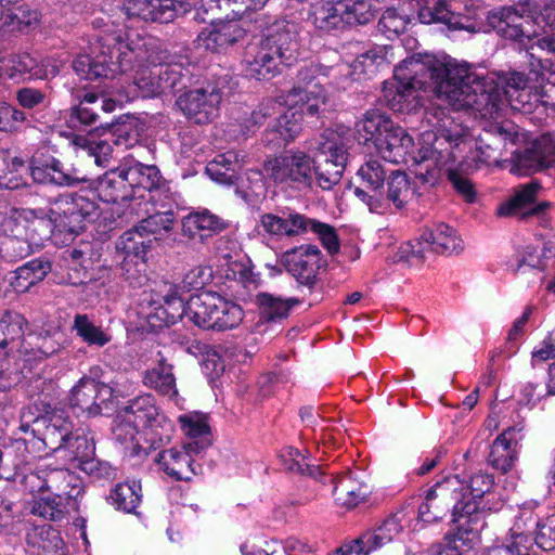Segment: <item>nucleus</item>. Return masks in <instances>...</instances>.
Wrapping results in <instances>:
<instances>
[{
  "mask_svg": "<svg viewBox=\"0 0 555 555\" xmlns=\"http://www.w3.org/2000/svg\"><path fill=\"white\" fill-rule=\"evenodd\" d=\"M109 499L116 508L133 513L141 502V485L134 480L118 483L111 492Z\"/></svg>",
  "mask_w": 555,
  "mask_h": 555,
  "instance_id": "52",
  "label": "nucleus"
},
{
  "mask_svg": "<svg viewBox=\"0 0 555 555\" xmlns=\"http://www.w3.org/2000/svg\"><path fill=\"white\" fill-rule=\"evenodd\" d=\"M28 328V322L21 313L16 311H5L0 314V348H4L9 343L20 339Z\"/></svg>",
  "mask_w": 555,
  "mask_h": 555,
  "instance_id": "54",
  "label": "nucleus"
},
{
  "mask_svg": "<svg viewBox=\"0 0 555 555\" xmlns=\"http://www.w3.org/2000/svg\"><path fill=\"white\" fill-rule=\"evenodd\" d=\"M72 328L89 347L102 348L112 340L109 331L96 325L87 314H76Z\"/></svg>",
  "mask_w": 555,
  "mask_h": 555,
  "instance_id": "42",
  "label": "nucleus"
},
{
  "mask_svg": "<svg viewBox=\"0 0 555 555\" xmlns=\"http://www.w3.org/2000/svg\"><path fill=\"white\" fill-rule=\"evenodd\" d=\"M245 29L236 21H219L202 29L196 38L199 48L220 52L245 37Z\"/></svg>",
  "mask_w": 555,
  "mask_h": 555,
  "instance_id": "24",
  "label": "nucleus"
},
{
  "mask_svg": "<svg viewBox=\"0 0 555 555\" xmlns=\"http://www.w3.org/2000/svg\"><path fill=\"white\" fill-rule=\"evenodd\" d=\"M533 541L540 548L544 551H552L555 548L554 516L540 520V525L537 527Z\"/></svg>",
  "mask_w": 555,
  "mask_h": 555,
  "instance_id": "64",
  "label": "nucleus"
},
{
  "mask_svg": "<svg viewBox=\"0 0 555 555\" xmlns=\"http://www.w3.org/2000/svg\"><path fill=\"white\" fill-rule=\"evenodd\" d=\"M308 232H312L315 235H318L323 247L330 254L333 255L339 250V242L336 230L330 224L307 217V222L305 224V234Z\"/></svg>",
  "mask_w": 555,
  "mask_h": 555,
  "instance_id": "60",
  "label": "nucleus"
},
{
  "mask_svg": "<svg viewBox=\"0 0 555 555\" xmlns=\"http://www.w3.org/2000/svg\"><path fill=\"white\" fill-rule=\"evenodd\" d=\"M113 142L116 146H131L135 142V138L129 134L126 128H117L115 132L112 134V139L101 140L95 143L92 147V154L94 155L95 163L100 166H103L113 154Z\"/></svg>",
  "mask_w": 555,
  "mask_h": 555,
  "instance_id": "55",
  "label": "nucleus"
},
{
  "mask_svg": "<svg viewBox=\"0 0 555 555\" xmlns=\"http://www.w3.org/2000/svg\"><path fill=\"white\" fill-rule=\"evenodd\" d=\"M307 217L296 211H289L286 216L264 214L260 218L263 230L276 236H297L305 234Z\"/></svg>",
  "mask_w": 555,
  "mask_h": 555,
  "instance_id": "36",
  "label": "nucleus"
},
{
  "mask_svg": "<svg viewBox=\"0 0 555 555\" xmlns=\"http://www.w3.org/2000/svg\"><path fill=\"white\" fill-rule=\"evenodd\" d=\"M48 491L56 498L78 503L83 493V483L79 476L65 468H49Z\"/></svg>",
  "mask_w": 555,
  "mask_h": 555,
  "instance_id": "34",
  "label": "nucleus"
},
{
  "mask_svg": "<svg viewBox=\"0 0 555 555\" xmlns=\"http://www.w3.org/2000/svg\"><path fill=\"white\" fill-rule=\"evenodd\" d=\"M425 120L431 128L422 131L415 151L412 135L393 121L377 138L375 150L386 162L408 164L416 178L434 185L441 171L456 159L455 150L464 141V132L448 127L452 121L440 107L426 109Z\"/></svg>",
  "mask_w": 555,
  "mask_h": 555,
  "instance_id": "3",
  "label": "nucleus"
},
{
  "mask_svg": "<svg viewBox=\"0 0 555 555\" xmlns=\"http://www.w3.org/2000/svg\"><path fill=\"white\" fill-rule=\"evenodd\" d=\"M402 518L401 513L390 516L374 531L365 532L364 542L370 543V548L373 551L391 542L403 529Z\"/></svg>",
  "mask_w": 555,
  "mask_h": 555,
  "instance_id": "48",
  "label": "nucleus"
},
{
  "mask_svg": "<svg viewBox=\"0 0 555 555\" xmlns=\"http://www.w3.org/2000/svg\"><path fill=\"white\" fill-rule=\"evenodd\" d=\"M539 525L540 518L531 509L521 511L511 528V538L507 543L488 550L485 555H530Z\"/></svg>",
  "mask_w": 555,
  "mask_h": 555,
  "instance_id": "22",
  "label": "nucleus"
},
{
  "mask_svg": "<svg viewBox=\"0 0 555 555\" xmlns=\"http://www.w3.org/2000/svg\"><path fill=\"white\" fill-rule=\"evenodd\" d=\"M526 63L529 75L511 70L506 73H489L486 76L472 70L465 64L461 75V98L452 96L457 107L474 108L482 115L496 114L506 102L512 109L522 114L533 113L540 105L550 106L555 111V99L550 93L547 73L551 61L543 60L531 51H526Z\"/></svg>",
  "mask_w": 555,
  "mask_h": 555,
  "instance_id": "2",
  "label": "nucleus"
},
{
  "mask_svg": "<svg viewBox=\"0 0 555 555\" xmlns=\"http://www.w3.org/2000/svg\"><path fill=\"white\" fill-rule=\"evenodd\" d=\"M43 435L46 443L50 444L54 451L63 452V457L75 467L89 475L98 470L94 439L87 429L73 430L70 421L54 414L46 426Z\"/></svg>",
  "mask_w": 555,
  "mask_h": 555,
  "instance_id": "11",
  "label": "nucleus"
},
{
  "mask_svg": "<svg viewBox=\"0 0 555 555\" xmlns=\"http://www.w3.org/2000/svg\"><path fill=\"white\" fill-rule=\"evenodd\" d=\"M418 20L423 24H444L449 29H476V15L463 22L446 0H418Z\"/></svg>",
  "mask_w": 555,
  "mask_h": 555,
  "instance_id": "25",
  "label": "nucleus"
},
{
  "mask_svg": "<svg viewBox=\"0 0 555 555\" xmlns=\"http://www.w3.org/2000/svg\"><path fill=\"white\" fill-rule=\"evenodd\" d=\"M21 212L16 210H10V215L5 216L0 222L5 233L10 232L2 242V258L7 261H16L24 257H27L31 253V243L23 237L22 231L20 230Z\"/></svg>",
  "mask_w": 555,
  "mask_h": 555,
  "instance_id": "29",
  "label": "nucleus"
},
{
  "mask_svg": "<svg viewBox=\"0 0 555 555\" xmlns=\"http://www.w3.org/2000/svg\"><path fill=\"white\" fill-rule=\"evenodd\" d=\"M77 503L69 502L55 494H49L35 501L31 512L50 520L62 519L70 509H76Z\"/></svg>",
  "mask_w": 555,
  "mask_h": 555,
  "instance_id": "50",
  "label": "nucleus"
},
{
  "mask_svg": "<svg viewBox=\"0 0 555 555\" xmlns=\"http://www.w3.org/2000/svg\"><path fill=\"white\" fill-rule=\"evenodd\" d=\"M138 315L152 330L169 326L185 318L198 327L227 331L242 323L244 311L236 302L211 292L192 295L184 302L179 297L177 287L170 286L169 292L164 296V305L149 295L139 304Z\"/></svg>",
  "mask_w": 555,
  "mask_h": 555,
  "instance_id": "6",
  "label": "nucleus"
},
{
  "mask_svg": "<svg viewBox=\"0 0 555 555\" xmlns=\"http://www.w3.org/2000/svg\"><path fill=\"white\" fill-rule=\"evenodd\" d=\"M96 210V205L85 196H61L49 207V216L59 225V232L78 233Z\"/></svg>",
  "mask_w": 555,
  "mask_h": 555,
  "instance_id": "14",
  "label": "nucleus"
},
{
  "mask_svg": "<svg viewBox=\"0 0 555 555\" xmlns=\"http://www.w3.org/2000/svg\"><path fill=\"white\" fill-rule=\"evenodd\" d=\"M540 190L541 185L535 181L517 186L514 193L498 206L496 215L520 220L537 219L539 223L545 227L548 222L546 211L551 203H537Z\"/></svg>",
  "mask_w": 555,
  "mask_h": 555,
  "instance_id": "13",
  "label": "nucleus"
},
{
  "mask_svg": "<svg viewBox=\"0 0 555 555\" xmlns=\"http://www.w3.org/2000/svg\"><path fill=\"white\" fill-rule=\"evenodd\" d=\"M411 23L410 17L395 8L384 11L378 21V30L388 39L398 37L404 33Z\"/></svg>",
  "mask_w": 555,
  "mask_h": 555,
  "instance_id": "59",
  "label": "nucleus"
},
{
  "mask_svg": "<svg viewBox=\"0 0 555 555\" xmlns=\"http://www.w3.org/2000/svg\"><path fill=\"white\" fill-rule=\"evenodd\" d=\"M241 168L238 154L233 151L217 155L208 163L206 172L209 177L224 184H232L236 179V172Z\"/></svg>",
  "mask_w": 555,
  "mask_h": 555,
  "instance_id": "45",
  "label": "nucleus"
},
{
  "mask_svg": "<svg viewBox=\"0 0 555 555\" xmlns=\"http://www.w3.org/2000/svg\"><path fill=\"white\" fill-rule=\"evenodd\" d=\"M346 26L364 25L375 16L372 0H340Z\"/></svg>",
  "mask_w": 555,
  "mask_h": 555,
  "instance_id": "53",
  "label": "nucleus"
},
{
  "mask_svg": "<svg viewBox=\"0 0 555 555\" xmlns=\"http://www.w3.org/2000/svg\"><path fill=\"white\" fill-rule=\"evenodd\" d=\"M296 26L286 21H276L267 27L261 38L247 44L244 65L247 76L262 80L280 73V66H289L297 57Z\"/></svg>",
  "mask_w": 555,
  "mask_h": 555,
  "instance_id": "8",
  "label": "nucleus"
},
{
  "mask_svg": "<svg viewBox=\"0 0 555 555\" xmlns=\"http://www.w3.org/2000/svg\"><path fill=\"white\" fill-rule=\"evenodd\" d=\"M185 436V448L199 454L211 444V433L207 415L199 412H190L178 418Z\"/></svg>",
  "mask_w": 555,
  "mask_h": 555,
  "instance_id": "30",
  "label": "nucleus"
},
{
  "mask_svg": "<svg viewBox=\"0 0 555 555\" xmlns=\"http://www.w3.org/2000/svg\"><path fill=\"white\" fill-rule=\"evenodd\" d=\"M20 230L25 231V236L31 245L39 247L46 240H49L54 230L59 231V225L49 216V209L44 217H37L29 222L21 215Z\"/></svg>",
  "mask_w": 555,
  "mask_h": 555,
  "instance_id": "49",
  "label": "nucleus"
},
{
  "mask_svg": "<svg viewBox=\"0 0 555 555\" xmlns=\"http://www.w3.org/2000/svg\"><path fill=\"white\" fill-rule=\"evenodd\" d=\"M392 262L405 261L410 264H418L426 259L425 247L421 237L413 242H403L398 247L393 256L389 257Z\"/></svg>",
  "mask_w": 555,
  "mask_h": 555,
  "instance_id": "61",
  "label": "nucleus"
},
{
  "mask_svg": "<svg viewBox=\"0 0 555 555\" xmlns=\"http://www.w3.org/2000/svg\"><path fill=\"white\" fill-rule=\"evenodd\" d=\"M221 100L220 89L212 83H207L181 94L177 105L190 120L207 124L218 116Z\"/></svg>",
  "mask_w": 555,
  "mask_h": 555,
  "instance_id": "16",
  "label": "nucleus"
},
{
  "mask_svg": "<svg viewBox=\"0 0 555 555\" xmlns=\"http://www.w3.org/2000/svg\"><path fill=\"white\" fill-rule=\"evenodd\" d=\"M113 434L117 441L126 444L127 448H130L137 455H140L141 453L146 454L151 449L150 444L144 446L142 443L144 442L142 430L133 421L126 420V413L124 410L117 414L114 421Z\"/></svg>",
  "mask_w": 555,
  "mask_h": 555,
  "instance_id": "39",
  "label": "nucleus"
},
{
  "mask_svg": "<svg viewBox=\"0 0 555 555\" xmlns=\"http://www.w3.org/2000/svg\"><path fill=\"white\" fill-rule=\"evenodd\" d=\"M139 225L146 236L152 235L155 241H173L175 214L172 210L157 211L143 219Z\"/></svg>",
  "mask_w": 555,
  "mask_h": 555,
  "instance_id": "46",
  "label": "nucleus"
},
{
  "mask_svg": "<svg viewBox=\"0 0 555 555\" xmlns=\"http://www.w3.org/2000/svg\"><path fill=\"white\" fill-rule=\"evenodd\" d=\"M193 5V0H126L122 10L128 18L170 23Z\"/></svg>",
  "mask_w": 555,
  "mask_h": 555,
  "instance_id": "18",
  "label": "nucleus"
},
{
  "mask_svg": "<svg viewBox=\"0 0 555 555\" xmlns=\"http://www.w3.org/2000/svg\"><path fill=\"white\" fill-rule=\"evenodd\" d=\"M479 542L477 524L456 525V531L446 537L443 543L431 547V555H463Z\"/></svg>",
  "mask_w": 555,
  "mask_h": 555,
  "instance_id": "33",
  "label": "nucleus"
},
{
  "mask_svg": "<svg viewBox=\"0 0 555 555\" xmlns=\"http://www.w3.org/2000/svg\"><path fill=\"white\" fill-rule=\"evenodd\" d=\"M51 271V262L46 259H33L18 267L11 279V286L16 293H26L43 281Z\"/></svg>",
  "mask_w": 555,
  "mask_h": 555,
  "instance_id": "37",
  "label": "nucleus"
},
{
  "mask_svg": "<svg viewBox=\"0 0 555 555\" xmlns=\"http://www.w3.org/2000/svg\"><path fill=\"white\" fill-rule=\"evenodd\" d=\"M465 64L450 56L417 55L403 60L395 69L392 81L383 89L385 104L393 112L409 113L416 107V91L431 89L437 100L455 111L462 109L452 96L461 98V75Z\"/></svg>",
  "mask_w": 555,
  "mask_h": 555,
  "instance_id": "4",
  "label": "nucleus"
},
{
  "mask_svg": "<svg viewBox=\"0 0 555 555\" xmlns=\"http://www.w3.org/2000/svg\"><path fill=\"white\" fill-rule=\"evenodd\" d=\"M94 192L104 203H125L134 199V193L128 179L126 164L106 171L96 180Z\"/></svg>",
  "mask_w": 555,
  "mask_h": 555,
  "instance_id": "27",
  "label": "nucleus"
},
{
  "mask_svg": "<svg viewBox=\"0 0 555 555\" xmlns=\"http://www.w3.org/2000/svg\"><path fill=\"white\" fill-rule=\"evenodd\" d=\"M493 483V477L483 473L475 474L470 477L468 483L464 482L465 501H474L477 507L478 522L480 521V511L486 507V504H482V499L486 494H489Z\"/></svg>",
  "mask_w": 555,
  "mask_h": 555,
  "instance_id": "57",
  "label": "nucleus"
},
{
  "mask_svg": "<svg viewBox=\"0 0 555 555\" xmlns=\"http://www.w3.org/2000/svg\"><path fill=\"white\" fill-rule=\"evenodd\" d=\"M357 177L361 186L356 188L354 194L371 211L380 212L385 206L386 171L383 165L377 159L370 158L358 169Z\"/></svg>",
  "mask_w": 555,
  "mask_h": 555,
  "instance_id": "23",
  "label": "nucleus"
},
{
  "mask_svg": "<svg viewBox=\"0 0 555 555\" xmlns=\"http://www.w3.org/2000/svg\"><path fill=\"white\" fill-rule=\"evenodd\" d=\"M225 227L227 223L221 218L208 210L191 212L183 219V231L190 237L219 232Z\"/></svg>",
  "mask_w": 555,
  "mask_h": 555,
  "instance_id": "43",
  "label": "nucleus"
},
{
  "mask_svg": "<svg viewBox=\"0 0 555 555\" xmlns=\"http://www.w3.org/2000/svg\"><path fill=\"white\" fill-rule=\"evenodd\" d=\"M98 99L99 96L93 92L86 93L80 104L73 109L70 122L75 125V121H78L83 126H93L98 120V113L90 105L95 104Z\"/></svg>",
  "mask_w": 555,
  "mask_h": 555,
  "instance_id": "62",
  "label": "nucleus"
},
{
  "mask_svg": "<svg viewBox=\"0 0 555 555\" xmlns=\"http://www.w3.org/2000/svg\"><path fill=\"white\" fill-rule=\"evenodd\" d=\"M143 384L159 395L173 400L176 403L178 402V390L172 365L168 363L167 358L160 351L157 352L155 365L145 371Z\"/></svg>",
  "mask_w": 555,
  "mask_h": 555,
  "instance_id": "32",
  "label": "nucleus"
},
{
  "mask_svg": "<svg viewBox=\"0 0 555 555\" xmlns=\"http://www.w3.org/2000/svg\"><path fill=\"white\" fill-rule=\"evenodd\" d=\"M369 492V487L360 481L354 473L348 472L336 481L333 494L338 505L352 508L363 502Z\"/></svg>",
  "mask_w": 555,
  "mask_h": 555,
  "instance_id": "38",
  "label": "nucleus"
},
{
  "mask_svg": "<svg viewBox=\"0 0 555 555\" xmlns=\"http://www.w3.org/2000/svg\"><path fill=\"white\" fill-rule=\"evenodd\" d=\"M414 195V189L408 175L403 171H392L387 181L385 204L392 203L397 208L403 207Z\"/></svg>",
  "mask_w": 555,
  "mask_h": 555,
  "instance_id": "47",
  "label": "nucleus"
},
{
  "mask_svg": "<svg viewBox=\"0 0 555 555\" xmlns=\"http://www.w3.org/2000/svg\"><path fill=\"white\" fill-rule=\"evenodd\" d=\"M261 319L276 322L285 319L296 301L285 300L270 294L258 295Z\"/></svg>",
  "mask_w": 555,
  "mask_h": 555,
  "instance_id": "58",
  "label": "nucleus"
},
{
  "mask_svg": "<svg viewBox=\"0 0 555 555\" xmlns=\"http://www.w3.org/2000/svg\"><path fill=\"white\" fill-rule=\"evenodd\" d=\"M280 263L300 284L312 285L324 264L321 250L311 244H304L284 251L280 257Z\"/></svg>",
  "mask_w": 555,
  "mask_h": 555,
  "instance_id": "21",
  "label": "nucleus"
},
{
  "mask_svg": "<svg viewBox=\"0 0 555 555\" xmlns=\"http://www.w3.org/2000/svg\"><path fill=\"white\" fill-rule=\"evenodd\" d=\"M151 240L138 224L135 228L126 231L117 242V249L125 254V260L132 261V258L144 263L145 255L150 248Z\"/></svg>",
  "mask_w": 555,
  "mask_h": 555,
  "instance_id": "44",
  "label": "nucleus"
},
{
  "mask_svg": "<svg viewBox=\"0 0 555 555\" xmlns=\"http://www.w3.org/2000/svg\"><path fill=\"white\" fill-rule=\"evenodd\" d=\"M28 169L34 182L43 185L75 186L87 180L79 170L50 154H35Z\"/></svg>",
  "mask_w": 555,
  "mask_h": 555,
  "instance_id": "17",
  "label": "nucleus"
},
{
  "mask_svg": "<svg viewBox=\"0 0 555 555\" xmlns=\"http://www.w3.org/2000/svg\"><path fill=\"white\" fill-rule=\"evenodd\" d=\"M38 21L39 13L37 11L30 10L26 5H21L14 10L7 9V13L0 22V26H12L15 28L21 27L22 25L29 26Z\"/></svg>",
  "mask_w": 555,
  "mask_h": 555,
  "instance_id": "63",
  "label": "nucleus"
},
{
  "mask_svg": "<svg viewBox=\"0 0 555 555\" xmlns=\"http://www.w3.org/2000/svg\"><path fill=\"white\" fill-rule=\"evenodd\" d=\"M193 451L185 448V443L181 447H172L158 453L156 462L160 469L175 480L190 481L201 469V465L196 464Z\"/></svg>",
  "mask_w": 555,
  "mask_h": 555,
  "instance_id": "26",
  "label": "nucleus"
},
{
  "mask_svg": "<svg viewBox=\"0 0 555 555\" xmlns=\"http://www.w3.org/2000/svg\"><path fill=\"white\" fill-rule=\"evenodd\" d=\"M464 481L459 476H448L427 490L418 506V520L426 524L442 520L449 512L455 525L478 524L474 501H465Z\"/></svg>",
  "mask_w": 555,
  "mask_h": 555,
  "instance_id": "9",
  "label": "nucleus"
},
{
  "mask_svg": "<svg viewBox=\"0 0 555 555\" xmlns=\"http://www.w3.org/2000/svg\"><path fill=\"white\" fill-rule=\"evenodd\" d=\"M487 133L493 137V142L480 138L476 143L475 150L472 152L470 158L475 163L476 168L499 165L501 158V154L498 152L499 145L504 147L507 144L515 145L525 138V133L520 131V128L509 120L492 125Z\"/></svg>",
  "mask_w": 555,
  "mask_h": 555,
  "instance_id": "15",
  "label": "nucleus"
},
{
  "mask_svg": "<svg viewBox=\"0 0 555 555\" xmlns=\"http://www.w3.org/2000/svg\"><path fill=\"white\" fill-rule=\"evenodd\" d=\"M5 74L10 78L27 75L28 78L47 79V69H38V60L29 54L11 57L8 61Z\"/></svg>",
  "mask_w": 555,
  "mask_h": 555,
  "instance_id": "56",
  "label": "nucleus"
},
{
  "mask_svg": "<svg viewBox=\"0 0 555 555\" xmlns=\"http://www.w3.org/2000/svg\"><path fill=\"white\" fill-rule=\"evenodd\" d=\"M113 398L111 386L82 377L70 391L69 405L76 413L95 416L109 409Z\"/></svg>",
  "mask_w": 555,
  "mask_h": 555,
  "instance_id": "19",
  "label": "nucleus"
},
{
  "mask_svg": "<svg viewBox=\"0 0 555 555\" xmlns=\"http://www.w3.org/2000/svg\"><path fill=\"white\" fill-rule=\"evenodd\" d=\"M310 18L313 25L323 31L346 27L340 0L315 3L312 5Z\"/></svg>",
  "mask_w": 555,
  "mask_h": 555,
  "instance_id": "40",
  "label": "nucleus"
},
{
  "mask_svg": "<svg viewBox=\"0 0 555 555\" xmlns=\"http://www.w3.org/2000/svg\"><path fill=\"white\" fill-rule=\"evenodd\" d=\"M286 108L267 131L268 143L281 145L294 140L300 132L304 115L314 116L325 104V91L320 81H308L306 87H295L285 96Z\"/></svg>",
  "mask_w": 555,
  "mask_h": 555,
  "instance_id": "10",
  "label": "nucleus"
},
{
  "mask_svg": "<svg viewBox=\"0 0 555 555\" xmlns=\"http://www.w3.org/2000/svg\"><path fill=\"white\" fill-rule=\"evenodd\" d=\"M425 254L434 251L436 254H459L463 250L462 238L456 231L446 223H437L430 229H426L421 235Z\"/></svg>",
  "mask_w": 555,
  "mask_h": 555,
  "instance_id": "31",
  "label": "nucleus"
},
{
  "mask_svg": "<svg viewBox=\"0 0 555 555\" xmlns=\"http://www.w3.org/2000/svg\"><path fill=\"white\" fill-rule=\"evenodd\" d=\"M490 25L501 36L518 41L527 51L537 46L555 54V0H529L521 13L502 8L489 15Z\"/></svg>",
  "mask_w": 555,
  "mask_h": 555,
  "instance_id": "7",
  "label": "nucleus"
},
{
  "mask_svg": "<svg viewBox=\"0 0 555 555\" xmlns=\"http://www.w3.org/2000/svg\"><path fill=\"white\" fill-rule=\"evenodd\" d=\"M391 121L390 118L377 109L367 111L354 126L359 142L364 144L372 142L375 146L377 144V138L386 131V128H388Z\"/></svg>",
  "mask_w": 555,
  "mask_h": 555,
  "instance_id": "41",
  "label": "nucleus"
},
{
  "mask_svg": "<svg viewBox=\"0 0 555 555\" xmlns=\"http://www.w3.org/2000/svg\"><path fill=\"white\" fill-rule=\"evenodd\" d=\"M384 57L376 51H367L359 55L351 65L340 64L331 70H335L337 74L350 77L356 80L360 78L362 74H372L383 63Z\"/></svg>",
  "mask_w": 555,
  "mask_h": 555,
  "instance_id": "51",
  "label": "nucleus"
},
{
  "mask_svg": "<svg viewBox=\"0 0 555 555\" xmlns=\"http://www.w3.org/2000/svg\"><path fill=\"white\" fill-rule=\"evenodd\" d=\"M92 53L79 55L73 63L78 76L86 80L114 78L117 74L137 70L133 86L144 98L157 96L173 90L182 78V66L156 40L122 39L121 36H102Z\"/></svg>",
  "mask_w": 555,
  "mask_h": 555,
  "instance_id": "1",
  "label": "nucleus"
},
{
  "mask_svg": "<svg viewBox=\"0 0 555 555\" xmlns=\"http://www.w3.org/2000/svg\"><path fill=\"white\" fill-rule=\"evenodd\" d=\"M555 166V139L543 134L524 151L514 152L511 158V172L528 176Z\"/></svg>",
  "mask_w": 555,
  "mask_h": 555,
  "instance_id": "20",
  "label": "nucleus"
},
{
  "mask_svg": "<svg viewBox=\"0 0 555 555\" xmlns=\"http://www.w3.org/2000/svg\"><path fill=\"white\" fill-rule=\"evenodd\" d=\"M125 164L135 198H144L145 192L150 195L164 181L159 169L154 165H144L139 162Z\"/></svg>",
  "mask_w": 555,
  "mask_h": 555,
  "instance_id": "35",
  "label": "nucleus"
},
{
  "mask_svg": "<svg viewBox=\"0 0 555 555\" xmlns=\"http://www.w3.org/2000/svg\"><path fill=\"white\" fill-rule=\"evenodd\" d=\"M127 421H133L142 430L144 443L150 448H158L168 443L173 433L171 422L163 414L156 405L152 395H142L122 409Z\"/></svg>",
  "mask_w": 555,
  "mask_h": 555,
  "instance_id": "12",
  "label": "nucleus"
},
{
  "mask_svg": "<svg viewBox=\"0 0 555 555\" xmlns=\"http://www.w3.org/2000/svg\"><path fill=\"white\" fill-rule=\"evenodd\" d=\"M521 440L520 429H505L491 446L488 463L501 473L509 472L518 459V447Z\"/></svg>",
  "mask_w": 555,
  "mask_h": 555,
  "instance_id": "28",
  "label": "nucleus"
},
{
  "mask_svg": "<svg viewBox=\"0 0 555 555\" xmlns=\"http://www.w3.org/2000/svg\"><path fill=\"white\" fill-rule=\"evenodd\" d=\"M350 130L344 126L326 129L317 146L318 160L302 151H288L269 159L263 165L268 179L283 188L302 189L310 186L313 175L323 190H330L340 181L348 159Z\"/></svg>",
  "mask_w": 555,
  "mask_h": 555,
  "instance_id": "5",
  "label": "nucleus"
}]
</instances>
